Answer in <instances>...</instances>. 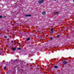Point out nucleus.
Masks as SVG:
<instances>
[{
	"label": "nucleus",
	"instance_id": "nucleus-11",
	"mask_svg": "<svg viewBox=\"0 0 74 74\" xmlns=\"http://www.w3.org/2000/svg\"><path fill=\"white\" fill-rule=\"evenodd\" d=\"M23 70L22 69L21 70V73H23Z\"/></svg>",
	"mask_w": 74,
	"mask_h": 74
},
{
	"label": "nucleus",
	"instance_id": "nucleus-6",
	"mask_svg": "<svg viewBox=\"0 0 74 74\" xmlns=\"http://www.w3.org/2000/svg\"><path fill=\"white\" fill-rule=\"evenodd\" d=\"M19 62H20V63L21 64H23V61L20 60Z\"/></svg>",
	"mask_w": 74,
	"mask_h": 74
},
{
	"label": "nucleus",
	"instance_id": "nucleus-2",
	"mask_svg": "<svg viewBox=\"0 0 74 74\" xmlns=\"http://www.w3.org/2000/svg\"><path fill=\"white\" fill-rule=\"evenodd\" d=\"M24 16H25V17H28V16H31L32 15H31V14H28V15H25Z\"/></svg>",
	"mask_w": 74,
	"mask_h": 74
},
{
	"label": "nucleus",
	"instance_id": "nucleus-16",
	"mask_svg": "<svg viewBox=\"0 0 74 74\" xmlns=\"http://www.w3.org/2000/svg\"><path fill=\"white\" fill-rule=\"evenodd\" d=\"M6 69V67H4V69L5 70V69Z\"/></svg>",
	"mask_w": 74,
	"mask_h": 74
},
{
	"label": "nucleus",
	"instance_id": "nucleus-13",
	"mask_svg": "<svg viewBox=\"0 0 74 74\" xmlns=\"http://www.w3.org/2000/svg\"><path fill=\"white\" fill-rule=\"evenodd\" d=\"M21 49V48H20V47H19L18 48V50H20Z\"/></svg>",
	"mask_w": 74,
	"mask_h": 74
},
{
	"label": "nucleus",
	"instance_id": "nucleus-15",
	"mask_svg": "<svg viewBox=\"0 0 74 74\" xmlns=\"http://www.w3.org/2000/svg\"><path fill=\"white\" fill-rule=\"evenodd\" d=\"M50 39H51V40H52L53 39V37H51L50 38Z\"/></svg>",
	"mask_w": 74,
	"mask_h": 74
},
{
	"label": "nucleus",
	"instance_id": "nucleus-18",
	"mask_svg": "<svg viewBox=\"0 0 74 74\" xmlns=\"http://www.w3.org/2000/svg\"><path fill=\"white\" fill-rule=\"evenodd\" d=\"M57 37H59V36H60V35H57Z\"/></svg>",
	"mask_w": 74,
	"mask_h": 74
},
{
	"label": "nucleus",
	"instance_id": "nucleus-22",
	"mask_svg": "<svg viewBox=\"0 0 74 74\" xmlns=\"http://www.w3.org/2000/svg\"><path fill=\"white\" fill-rule=\"evenodd\" d=\"M1 54V53H0V55Z\"/></svg>",
	"mask_w": 74,
	"mask_h": 74
},
{
	"label": "nucleus",
	"instance_id": "nucleus-3",
	"mask_svg": "<svg viewBox=\"0 0 74 74\" xmlns=\"http://www.w3.org/2000/svg\"><path fill=\"white\" fill-rule=\"evenodd\" d=\"M53 29L51 28V29L50 32L51 33H53Z\"/></svg>",
	"mask_w": 74,
	"mask_h": 74
},
{
	"label": "nucleus",
	"instance_id": "nucleus-5",
	"mask_svg": "<svg viewBox=\"0 0 74 74\" xmlns=\"http://www.w3.org/2000/svg\"><path fill=\"white\" fill-rule=\"evenodd\" d=\"M54 13L55 15H56V14H59V12H54Z\"/></svg>",
	"mask_w": 74,
	"mask_h": 74
},
{
	"label": "nucleus",
	"instance_id": "nucleus-10",
	"mask_svg": "<svg viewBox=\"0 0 74 74\" xmlns=\"http://www.w3.org/2000/svg\"><path fill=\"white\" fill-rule=\"evenodd\" d=\"M30 38H29L27 39V41H29V40H30Z\"/></svg>",
	"mask_w": 74,
	"mask_h": 74
},
{
	"label": "nucleus",
	"instance_id": "nucleus-21",
	"mask_svg": "<svg viewBox=\"0 0 74 74\" xmlns=\"http://www.w3.org/2000/svg\"><path fill=\"white\" fill-rule=\"evenodd\" d=\"M73 2H74V0H73Z\"/></svg>",
	"mask_w": 74,
	"mask_h": 74
},
{
	"label": "nucleus",
	"instance_id": "nucleus-12",
	"mask_svg": "<svg viewBox=\"0 0 74 74\" xmlns=\"http://www.w3.org/2000/svg\"><path fill=\"white\" fill-rule=\"evenodd\" d=\"M7 36H4V38H7Z\"/></svg>",
	"mask_w": 74,
	"mask_h": 74
},
{
	"label": "nucleus",
	"instance_id": "nucleus-17",
	"mask_svg": "<svg viewBox=\"0 0 74 74\" xmlns=\"http://www.w3.org/2000/svg\"><path fill=\"white\" fill-rule=\"evenodd\" d=\"M3 18H6V17L4 16V17H3Z\"/></svg>",
	"mask_w": 74,
	"mask_h": 74
},
{
	"label": "nucleus",
	"instance_id": "nucleus-9",
	"mask_svg": "<svg viewBox=\"0 0 74 74\" xmlns=\"http://www.w3.org/2000/svg\"><path fill=\"white\" fill-rule=\"evenodd\" d=\"M16 48H14L12 49V50L14 51H15V50H16Z\"/></svg>",
	"mask_w": 74,
	"mask_h": 74
},
{
	"label": "nucleus",
	"instance_id": "nucleus-7",
	"mask_svg": "<svg viewBox=\"0 0 74 74\" xmlns=\"http://www.w3.org/2000/svg\"><path fill=\"white\" fill-rule=\"evenodd\" d=\"M42 15H45V14H46V13H45V12H42Z\"/></svg>",
	"mask_w": 74,
	"mask_h": 74
},
{
	"label": "nucleus",
	"instance_id": "nucleus-4",
	"mask_svg": "<svg viewBox=\"0 0 74 74\" xmlns=\"http://www.w3.org/2000/svg\"><path fill=\"white\" fill-rule=\"evenodd\" d=\"M67 63V62L66 61H64L63 62V64H66Z\"/></svg>",
	"mask_w": 74,
	"mask_h": 74
},
{
	"label": "nucleus",
	"instance_id": "nucleus-19",
	"mask_svg": "<svg viewBox=\"0 0 74 74\" xmlns=\"http://www.w3.org/2000/svg\"><path fill=\"white\" fill-rule=\"evenodd\" d=\"M54 1H56V0H53Z\"/></svg>",
	"mask_w": 74,
	"mask_h": 74
},
{
	"label": "nucleus",
	"instance_id": "nucleus-23",
	"mask_svg": "<svg viewBox=\"0 0 74 74\" xmlns=\"http://www.w3.org/2000/svg\"><path fill=\"white\" fill-rule=\"evenodd\" d=\"M21 65L20 64V66H21Z\"/></svg>",
	"mask_w": 74,
	"mask_h": 74
},
{
	"label": "nucleus",
	"instance_id": "nucleus-20",
	"mask_svg": "<svg viewBox=\"0 0 74 74\" xmlns=\"http://www.w3.org/2000/svg\"><path fill=\"white\" fill-rule=\"evenodd\" d=\"M14 64H13V65H14Z\"/></svg>",
	"mask_w": 74,
	"mask_h": 74
},
{
	"label": "nucleus",
	"instance_id": "nucleus-14",
	"mask_svg": "<svg viewBox=\"0 0 74 74\" xmlns=\"http://www.w3.org/2000/svg\"><path fill=\"white\" fill-rule=\"evenodd\" d=\"M3 18V16H0V18Z\"/></svg>",
	"mask_w": 74,
	"mask_h": 74
},
{
	"label": "nucleus",
	"instance_id": "nucleus-1",
	"mask_svg": "<svg viewBox=\"0 0 74 74\" xmlns=\"http://www.w3.org/2000/svg\"><path fill=\"white\" fill-rule=\"evenodd\" d=\"M44 2V0H42L41 1H38V3L40 4Z\"/></svg>",
	"mask_w": 74,
	"mask_h": 74
},
{
	"label": "nucleus",
	"instance_id": "nucleus-8",
	"mask_svg": "<svg viewBox=\"0 0 74 74\" xmlns=\"http://www.w3.org/2000/svg\"><path fill=\"white\" fill-rule=\"evenodd\" d=\"M54 68H55V69H58V66H54Z\"/></svg>",
	"mask_w": 74,
	"mask_h": 74
}]
</instances>
